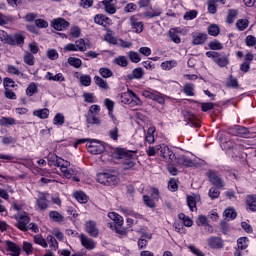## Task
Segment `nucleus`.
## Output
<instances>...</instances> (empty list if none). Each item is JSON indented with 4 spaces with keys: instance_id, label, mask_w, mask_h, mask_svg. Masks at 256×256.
<instances>
[{
    "instance_id": "20e7f679",
    "label": "nucleus",
    "mask_w": 256,
    "mask_h": 256,
    "mask_svg": "<svg viewBox=\"0 0 256 256\" xmlns=\"http://www.w3.org/2000/svg\"><path fill=\"white\" fill-rule=\"evenodd\" d=\"M143 97L146 99H151L152 101H156L159 105H165V95L157 92L155 90H144L142 92Z\"/></svg>"
},
{
    "instance_id": "39448f33",
    "label": "nucleus",
    "mask_w": 256,
    "mask_h": 256,
    "mask_svg": "<svg viewBox=\"0 0 256 256\" xmlns=\"http://www.w3.org/2000/svg\"><path fill=\"white\" fill-rule=\"evenodd\" d=\"M64 51H80L81 53L87 51V45L85 44V40L83 38H80L75 41V43H68L66 46H64Z\"/></svg>"
},
{
    "instance_id": "37998d69",
    "label": "nucleus",
    "mask_w": 256,
    "mask_h": 256,
    "mask_svg": "<svg viewBox=\"0 0 256 256\" xmlns=\"http://www.w3.org/2000/svg\"><path fill=\"white\" fill-rule=\"evenodd\" d=\"M217 3H219V0H208V12H210L212 15H215L217 13Z\"/></svg>"
},
{
    "instance_id": "f3484780",
    "label": "nucleus",
    "mask_w": 256,
    "mask_h": 256,
    "mask_svg": "<svg viewBox=\"0 0 256 256\" xmlns=\"http://www.w3.org/2000/svg\"><path fill=\"white\" fill-rule=\"evenodd\" d=\"M201 198L198 195L192 194L187 196V205L190 211H197V201H200Z\"/></svg>"
},
{
    "instance_id": "4c0bfd02",
    "label": "nucleus",
    "mask_w": 256,
    "mask_h": 256,
    "mask_svg": "<svg viewBox=\"0 0 256 256\" xmlns=\"http://www.w3.org/2000/svg\"><path fill=\"white\" fill-rule=\"evenodd\" d=\"M174 67H177V62L175 60L164 61L161 63V68L164 71H171Z\"/></svg>"
},
{
    "instance_id": "412c9836",
    "label": "nucleus",
    "mask_w": 256,
    "mask_h": 256,
    "mask_svg": "<svg viewBox=\"0 0 256 256\" xmlns=\"http://www.w3.org/2000/svg\"><path fill=\"white\" fill-rule=\"evenodd\" d=\"M45 79L47 81H55L56 83H63L65 81V76H63V73H58L56 75H53V73L47 72L45 75Z\"/></svg>"
},
{
    "instance_id": "3c124183",
    "label": "nucleus",
    "mask_w": 256,
    "mask_h": 256,
    "mask_svg": "<svg viewBox=\"0 0 256 256\" xmlns=\"http://www.w3.org/2000/svg\"><path fill=\"white\" fill-rule=\"evenodd\" d=\"M144 75L143 68H135L132 71V74L129 77V79H141Z\"/></svg>"
},
{
    "instance_id": "aec40b11",
    "label": "nucleus",
    "mask_w": 256,
    "mask_h": 256,
    "mask_svg": "<svg viewBox=\"0 0 256 256\" xmlns=\"http://www.w3.org/2000/svg\"><path fill=\"white\" fill-rule=\"evenodd\" d=\"M105 107L108 109V115L111 118V120L115 123L117 119L115 118V115H113V109H115V102L113 100L106 98L104 100Z\"/></svg>"
},
{
    "instance_id": "6e6552de",
    "label": "nucleus",
    "mask_w": 256,
    "mask_h": 256,
    "mask_svg": "<svg viewBox=\"0 0 256 256\" xmlns=\"http://www.w3.org/2000/svg\"><path fill=\"white\" fill-rule=\"evenodd\" d=\"M85 231L90 235V237H99V228L97 227V222L93 220H88L85 222Z\"/></svg>"
},
{
    "instance_id": "b1692460",
    "label": "nucleus",
    "mask_w": 256,
    "mask_h": 256,
    "mask_svg": "<svg viewBox=\"0 0 256 256\" xmlns=\"http://www.w3.org/2000/svg\"><path fill=\"white\" fill-rule=\"evenodd\" d=\"M207 41V34L195 33L192 35V43L194 45H203Z\"/></svg>"
},
{
    "instance_id": "a878e982",
    "label": "nucleus",
    "mask_w": 256,
    "mask_h": 256,
    "mask_svg": "<svg viewBox=\"0 0 256 256\" xmlns=\"http://www.w3.org/2000/svg\"><path fill=\"white\" fill-rule=\"evenodd\" d=\"M161 149H162V144L156 145V146H149L146 149V154L148 155V157H155V155L161 154Z\"/></svg>"
},
{
    "instance_id": "6ab92c4d",
    "label": "nucleus",
    "mask_w": 256,
    "mask_h": 256,
    "mask_svg": "<svg viewBox=\"0 0 256 256\" xmlns=\"http://www.w3.org/2000/svg\"><path fill=\"white\" fill-rule=\"evenodd\" d=\"M178 165H183V167H195V162L191 160V158L187 157L186 155H180L176 159Z\"/></svg>"
},
{
    "instance_id": "49530a36",
    "label": "nucleus",
    "mask_w": 256,
    "mask_h": 256,
    "mask_svg": "<svg viewBox=\"0 0 256 256\" xmlns=\"http://www.w3.org/2000/svg\"><path fill=\"white\" fill-rule=\"evenodd\" d=\"M236 27H237L238 31H245V29H247V27H249V20H247V19L237 20Z\"/></svg>"
},
{
    "instance_id": "7ed1b4c3",
    "label": "nucleus",
    "mask_w": 256,
    "mask_h": 256,
    "mask_svg": "<svg viewBox=\"0 0 256 256\" xmlns=\"http://www.w3.org/2000/svg\"><path fill=\"white\" fill-rule=\"evenodd\" d=\"M81 143H86L88 152L92 155H100V153H103L106 149L104 142L87 138L77 140L74 144L75 149H77V145H81Z\"/></svg>"
},
{
    "instance_id": "c85d7f7f",
    "label": "nucleus",
    "mask_w": 256,
    "mask_h": 256,
    "mask_svg": "<svg viewBox=\"0 0 256 256\" xmlns=\"http://www.w3.org/2000/svg\"><path fill=\"white\" fill-rule=\"evenodd\" d=\"M134 95H135V92L128 90V92H125L121 96L122 103H124V105H131V101H133Z\"/></svg>"
},
{
    "instance_id": "603ef678",
    "label": "nucleus",
    "mask_w": 256,
    "mask_h": 256,
    "mask_svg": "<svg viewBox=\"0 0 256 256\" xmlns=\"http://www.w3.org/2000/svg\"><path fill=\"white\" fill-rule=\"evenodd\" d=\"M179 219L183 222V225L185 227H193V220H191L189 216H186L185 214L181 213L179 214Z\"/></svg>"
},
{
    "instance_id": "1a4fd4ad",
    "label": "nucleus",
    "mask_w": 256,
    "mask_h": 256,
    "mask_svg": "<svg viewBox=\"0 0 256 256\" xmlns=\"http://www.w3.org/2000/svg\"><path fill=\"white\" fill-rule=\"evenodd\" d=\"M5 250L8 252V255L10 256H19L21 255V247L17 245L16 243L6 240L5 241Z\"/></svg>"
},
{
    "instance_id": "c9c22d12",
    "label": "nucleus",
    "mask_w": 256,
    "mask_h": 256,
    "mask_svg": "<svg viewBox=\"0 0 256 256\" xmlns=\"http://www.w3.org/2000/svg\"><path fill=\"white\" fill-rule=\"evenodd\" d=\"M38 91L39 89H38L37 83L31 82L26 88V95L28 97H33V95H35V93H38Z\"/></svg>"
},
{
    "instance_id": "0e129e2a",
    "label": "nucleus",
    "mask_w": 256,
    "mask_h": 256,
    "mask_svg": "<svg viewBox=\"0 0 256 256\" xmlns=\"http://www.w3.org/2000/svg\"><path fill=\"white\" fill-rule=\"evenodd\" d=\"M24 63H26V65H30V66L35 65V56H33L31 53L27 52L24 55Z\"/></svg>"
},
{
    "instance_id": "7c9ffc66",
    "label": "nucleus",
    "mask_w": 256,
    "mask_h": 256,
    "mask_svg": "<svg viewBox=\"0 0 256 256\" xmlns=\"http://www.w3.org/2000/svg\"><path fill=\"white\" fill-rule=\"evenodd\" d=\"M184 119L191 125H194L195 127H199V122H197V118L195 117V114L191 112H185Z\"/></svg>"
},
{
    "instance_id": "680f3d73",
    "label": "nucleus",
    "mask_w": 256,
    "mask_h": 256,
    "mask_svg": "<svg viewBox=\"0 0 256 256\" xmlns=\"http://www.w3.org/2000/svg\"><path fill=\"white\" fill-rule=\"evenodd\" d=\"M79 79L81 85H83L84 87H89V85H91V76L87 74H82Z\"/></svg>"
},
{
    "instance_id": "ea45409f",
    "label": "nucleus",
    "mask_w": 256,
    "mask_h": 256,
    "mask_svg": "<svg viewBox=\"0 0 256 256\" xmlns=\"http://www.w3.org/2000/svg\"><path fill=\"white\" fill-rule=\"evenodd\" d=\"M94 81H95L96 85L98 87H100V89H104L105 91H107V89H109V84L103 78H101L99 76H95Z\"/></svg>"
},
{
    "instance_id": "774afa93",
    "label": "nucleus",
    "mask_w": 256,
    "mask_h": 256,
    "mask_svg": "<svg viewBox=\"0 0 256 256\" xmlns=\"http://www.w3.org/2000/svg\"><path fill=\"white\" fill-rule=\"evenodd\" d=\"M196 223L199 227H205L206 225L209 224V220L207 219L206 216L200 215V216H198Z\"/></svg>"
},
{
    "instance_id": "f03ea898",
    "label": "nucleus",
    "mask_w": 256,
    "mask_h": 256,
    "mask_svg": "<svg viewBox=\"0 0 256 256\" xmlns=\"http://www.w3.org/2000/svg\"><path fill=\"white\" fill-rule=\"evenodd\" d=\"M114 159H120L125 170L133 169L135 167V152L125 150L124 148H117L113 152Z\"/></svg>"
},
{
    "instance_id": "cd10ccee",
    "label": "nucleus",
    "mask_w": 256,
    "mask_h": 256,
    "mask_svg": "<svg viewBox=\"0 0 256 256\" xmlns=\"http://www.w3.org/2000/svg\"><path fill=\"white\" fill-rule=\"evenodd\" d=\"M163 13V10H161V8H151L150 10H147L144 13L145 17H148V19H153L154 17H159L161 14Z\"/></svg>"
},
{
    "instance_id": "473e14b6",
    "label": "nucleus",
    "mask_w": 256,
    "mask_h": 256,
    "mask_svg": "<svg viewBox=\"0 0 256 256\" xmlns=\"http://www.w3.org/2000/svg\"><path fill=\"white\" fill-rule=\"evenodd\" d=\"M113 63L119 67H127L129 65V59H127V56H118L113 60Z\"/></svg>"
},
{
    "instance_id": "13d9d810",
    "label": "nucleus",
    "mask_w": 256,
    "mask_h": 256,
    "mask_svg": "<svg viewBox=\"0 0 256 256\" xmlns=\"http://www.w3.org/2000/svg\"><path fill=\"white\" fill-rule=\"evenodd\" d=\"M208 46L212 51H221L223 49V44L218 40L211 41Z\"/></svg>"
},
{
    "instance_id": "ddd939ff",
    "label": "nucleus",
    "mask_w": 256,
    "mask_h": 256,
    "mask_svg": "<svg viewBox=\"0 0 256 256\" xmlns=\"http://www.w3.org/2000/svg\"><path fill=\"white\" fill-rule=\"evenodd\" d=\"M36 208L38 211H47V209H49V200H47V195L39 194L36 200Z\"/></svg>"
},
{
    "instance_id": "a18cd8bd",
    "label": "nucleus",
    "mask_w": 256,
    "mask_h": 256,
    "mask_svg": "<svg viewBox=\"0 0 256 256\" xmlns=\"http://www.w3.org/2000/svg\"><path fill=\"white\" fill-rule=\"evenodd\" d=\"M53 123L56 127H61L65 123V116L61 113H57L54 116Z\"/></svg>"
},
{
    "instance_id": "864d4df0",
    "label": "nucleus",
    "mask_w": 256,
    "mask_h": 256,
    "mask_svg": "<svg viewBox=\"0 0 256 256\" xmlns=\"http://www.w3.org/2000/svg\"><path fill=\"white\" fill-rule=\"evenodd\" d=\"M99 74L103 79H109V77H113V71L109 68L102 67L99 69Z\"/></svg>"
},
{
    "instance_id": "5fc2aeb1",
    "label": "nucleus",
    "mask_w": 256,
    "mask_h": 256,
    "mask_svg": "<svg viewBox=\"0 0 256 256\" xmlns=\"http://www.w3.org/2000/svg\"><path fill=\"white\" fill-rule=\"evenodd\" d=\"M68 63L69 65H71L72 67H75L76 69H79V67L83 65V62L81 61V59L75 58V57H69Z\"/></svg>"
},
{
    "instance_id": "de8ad7c7",
    "label": "nucleus",
    "mask_w": 256,
    "mask_h": 256,
    "mask_svg": "<svg viewBox=\"0 0 256 256\" xmlns=\"http://www.w3.org/2000/svg\"><path fill=\"white\" fill-rule=\"evenodd\" d=\"M221 33V29L217 24H212L208 27V35H211L212 37H217Z\"/></svg>"
},
{
    "instance_id": "bf43d9fd",
    "label": "nucleus",
    "mask_w": 256,
    "mask_h": 256,
    "mask_svg": "<svg viewBox=\"0 0 256 256\" xmlns=\"http://www.w3.org/2000/svg\"><path fill=\"white\" fill-rule=\"evenodd\" d=\"M128 57L132 63H139L141 61V56L135 51L128 52Z\"/></svg>"
},
{
    "instance_id": "09e8293b",
    "label": "nucleus",
    "mask_w": 256,
    "mask_h": 256,
    "mask_svg": "<svg viewBox=\"0 0 256 256\" xmlns=\"http://www.w3.org/2000/svg\"><path fill=\"white\" fill-rule=\"evenodd\" d=\"M49 217L52 221H55L56 223H61L63 221V215L57 211H50Z\"/></svg>"
},
{
    "instance_id": "6e6d98bb",
    "label": "nucleus",
    "mask_w": 256,
    "mask_h": 256,
    "mask_svg": "<svg viewBox=\"0 0 256 256\" xmlns=\"http://www.w3.org/2000/svg\"><path fill=\"white\" fill-rule=\"evenodd\" d=\"M87 123H89L90 125H101V120L94 114H88Z\"/></svg>"
},
{
    "instance_id": "f8f14e48",
    "label": "nucleus",
    "mask_w": 256,
    "mask_h": 256,
    "mask_svg": "<svg viewBox=\"0 0 256 256\" xmlns=\"http://www.w3.org/2000/svg\"><path fill=\"white\" fill-rule=\"evenodd\" d=\"M130 26L132 31L138 34L143 33V29H145L143 22L139 21V18L135 15L130 17Z\"/></svg>"
},
{
    "instance_id": "338daca9",
    "label": "nucleus",
    "mask_w": 256,
    "mask_h": 256,
    "mask_svg": "<svg viewBox=\"0 0 256 256\" xmlns=\"http://www.w3.org/2000/svg\"><path fill=\"white\" fill-rule=\"evenodd\" d=\"M23 251L26 255H33V244L24 241L23 242Z\"/></svg>"
},
{
    "instance_id": "393cba45",
    "label": "nucleus",
    "mask_w": 256,
    "mask_h": 256,
    "mask_svg": "<svg viewBox=\"0 0 256 256\" xmlns=\"http://www.w3.org/2000/svg\"><path fill=\"white\" fill-rule=\"evenodd\" d=\"M18 122L17 120H15V118H12V117H1L0 118V126L1 127H11L13 125H17Z\"/></svg>"
},
{
    "instance_id": "052dcab7",
    "label": "nucleus",
    "mask_w": 256,
    "mask_h": 256,
    "mask_svg": "<svg viewBox=\"0 0 256 256\" xmlns=\"http://www.w3.org/2000/svg\"><path fill=\"white\" fill-rule=\"evenodd\" d=\"M143 201H144V204L146 205V207H149L150 209H155V201H156L155 199L150 198L147 195H144Z\"/></svg>"
},
{
    "instance_id": "c756f323",
    "label": "nucleus",
    "mask_w": 256,
    "mask_h": 256,
    "mask_svg": "<svg viewBox=\"0 0 256 256\" xmlns=\"http://www.w3.org/2000/svg\"><path fill=\"white\" fill-rule=\"evenodd\" d=\"M108 217H109V219L114 221V223H116V225H118L119 227H122L124 220L121 215H119L116 212H110V213H108Z\"/></svg>"
},
{
    "instance_id": "f257e3e1",
    "label": "nucleus",
    "mask_w": 256,
    "mask_h": 256,
    "mask_svg": "<svg viewBox=\"0 0 256 256\" xmlns=\"http://www.w3.org/2000/svg\"><path fill=\"white\" fill-rule=\"evenodd\" d=\"M47 159L49 167H58L66 179H71V176L75 175V170L69 168L71 167V162L55 154H49Z\"/></svg>"
},
{
    "instance_id": "4468645a",
    "label": "nucleus",
    "mask_w": 256,
    "mask_h": 256,
    "mask_svg": "<svg viewBox=\"0 0 256 256\" xmlns=\"http://www.w3.org/2000/svg\"><path fill=\"white\" fill-rule=\"evenodd\" d=\"M207 244L211 247V249H223V247H225V242L223 239L217 236L208 238Z\"/></svg>"
},
{
    "instance_id": "f704fd0d",
    "label": "nucleus",
    "mask_w": 256,
    "mask_h": 256,
    "mask_svg": "<svg viewBox=\"0 0 256 256\" xmlns=\"http://www.w3.org/2000/svg\"><path fill=\"white\" fill-rule=\"evenodd\" d=\"M237 247L241 251H245L249 247V238L247 237H240L237 240Z\"/></svg>"
},
{
    "instance_id": "9d476101",
    "label": "nucleus",
    "mask_w": 256,
    "mask_h": 256,
    "mask_svg": "<svg viewBox=\"0 0 256 256\" xmlns=\"http://www.w3.org/2000/svg\"><path fill=\"white\" fill-rule=\"evenodd\" d=\"M69 25V21L65 20V18H56L51 22V27L56 31H65Z\"/></svg>"
},
{
    "instance_id": "423d86ee",
    "label": "nucleus",
    "mask_w": 256,
    "mask_h": 256,
    "mask_svg": "<svg viewBox=\"0 0 256 256\" xmlns=\"http://www.w3.org/2000/svg\"><path fill=\"white\" fill-rule=\"evenodd\" d=\"M16 221L18 223V229H20L21 231H27L31 218H29V214H27V212H23L22 214H18L16 216Z\"/></svg>"
},
{
    "instance_id": "2eb2a0df",
    "label": "nucleus",
    "mask_w": 256,
    "mask_h": 256,
    "mask_svg": "<svg viewBox=\"0 0 256 256\" xmlns=\"http://www.w3.org/2000/svg\"><path fill=\"white\" fill-rule=\"evenodd\" d=\"M160 157H163V159H166V161H173L176 159L175 153L169 149V146L162 144V148L160 150Z\"/></svg>"
},
{
    "instance_id": "a19ab883",
    "label": "nucleus",
    "mask_w": 256,
    "mask_h": 256,
    "mask_svg": "<svg viewBox=\"0 0 256 256\" xmlns=\"http://www.w3.org/2000/svg\"><path fill=\"white\" fill-rule=\"evenodd\" d=\"M214 63H217L219 67H227L229 65V59L225 56L218 54Z\"/></svg>"
},
{
    "instance_id": "4d7b16f0",
    "label": "nucleus",
    "mask_w": 256,
    "mask_h": 256,
    "mask_svg": "<svg viewBox=\"0 0 256 256\" xmlns=\"http://www.w3.org/2000/svg\"><path fill=\"white\" fill-rule=\"evenodd\" d=\"M225 219H236L237 212L233 208H227L223 213Z\"/></svg>"
},
{
    "instance_id": "9b49d317",
    "label": "nucleus",
    "mask_w": 256,
    "mask_h": 256,
    "mask_svg": "<svg viewBox=\"0 0 256 256\" xmlns=\"http://www.w3.org/2000/svg\"><path fill=\"white\" fill-rule=\"evenodd\" d=\"M6 41L9 45L21 46L25 43V36L22 33H16L14 35L7 36Z\"/></svg>"
},
{
    "instance_id": "79ce46f5",
    "label": "nucleus",
    "mask_w": 256,
    "mask_h": 256,
    "mask_svg": "<svg viewBox=\"0 0 256 256\" xmlns=\"http://www.w3.org/2000/svg\"><path fill=\"white\" fill-rule=\"evenodd\" d=\"M145 140L150 144L155 143V127H150L148 129Z\"/></svg>"
},
{
    "instance_id": "58836bf2",
    "label": "nucleus",
    "mask_w": 256,
    "mask_h": 256,
    "mask_svg": "<svg viewBox=\"0 0 256 256\" xmlns=\"http://www.w3.org/2000/svg\"><path fill=\"white\" fill-rule=\"evenodd\" d=\"M33 115L35 117H39V119H47L49 117V109L44 108V109L35 110L33 112Z\"/></svg>"
},
{
    "instance_id": "4be33fe9",
    "label": "nucleus",
    "mask_w": 256,
    "mask_h": 256,
    "mask_svg": "<svg viewBox=\"0 0 256 256\" xmlns=\"http://www.w3.org/2000/svg\"><path fill=\"white\" fill-rule=\"evenodd\" d=\"M230 135H240L243 137L244 135H249V129L241 126H234L229 129Z\"/></svg>"
},
{
    "instance_id": "69168bd1",
    "label": "nucleus",
    "mask_w": 256,
    "mask_h": 256,
    "mask_svg": "<svg viewBox=\"0 0 256 256\" xmlns=\"http://www.w3.org/2000/svg\"><path fill=\"white\" fill-rule=\"evenodd\" d=\"M118 183H119V178H117L116 175H112L108 173L106 185H117Z\"/></svg>"
},
{
    "instance_id": "72a5a7b5",
    "label": "nucleus",
    "mask_w": 256,
    "mask_h": 256,
    "mask_svg": "<svg viewBox=\"0 0 256 256\" xmlns=\"http://www.w3.org/2000/svg\"><path fill=\"white\" fill-rule=\"evenodd\" d=\"M183 93H185L187 97H195V85L186 83L183 87Z\"/></svg>"
},
{
    "instance_id": "8fccbe9b",
    "label": "nucleus",
    "mask_w": 256,
    "mask_h": 256,
    "mask_svg": "<svg viewBox=\"0 0 256 256\" xmlns=\"http://www.w3.org/2000/svg\"><path fill=\"white\" fill-rule=\"evenodd\" d=\"M69 35H71L73 39H79V37H81V28L79 26H72L69 30Z\"/></svg>"
},
{
    "instance_id": "a211bd4d",
    "label": "nucleus",
    "mask_w": 256,
    "mask_h": 256,
    "mask_svg": "<svg viewBox=\"0 0 256 256\" xmlns=\"http://www.w3.org/2000/svg\"><path fill=\"white\" fill-rule=\"evenodd\" d=\"M102 5H104V9L109 15H115L117 13V7L113 3V0H103Z\"/></svg>"
},
{
    "instance_id": "e433bc0d",
    "label": "nucleus",
    "mask_w": 256,
    "mask_h": 256,
    "mask_svg": "<svg viewBox=\"0 0 256 256\" xmlns=\"http://www.w3.org/2000/svg\"><path fill=\"white\" fill-rule=\"evenodd\" d=\"M46 243L49 244L52 251H57V249H59V242H57V239H55V237H53L52 235H48L46 237Z\"/></svg>"
},
{
    "instance_id": "2f4dec72",
    "label": "nucleus",
    "mask_w": 256,
    "mask_h": 256,
    "mask_svg": "<svg viewBox=\"0 0 256 256\" xmlns=\"http://www.w3.org/2000/svg\"><path fill=\"white\" fill-rule=\"evenodd\" d=\"M73 197L78 201V203H87V201H89L87 194L83 191L74 192Z\"/></svg>"
},
{
    "instance_id": "0eeeda50",
    "label": "nucleus",
    "mask_w": 256,
    "mask_h": 256,
    "mask_svg": "<svg viewBox=\"0 0 256 256\" xmlns=\"http://www.w3.org/2000/svg\"><path fill=\"white\" fill-rule=\"evenodd\" d=\"M78 239H80L82 247L87 249V251H93L97 247V242L85 234H80Z\"/></svg>"
},
{
    "instance_id": "e2e57ef3",
    "label": "nucleus",
    "mask_w": 256,
    "mask_h": 256,
    "mask_svg": "<svg viewBox=\"0 0 256 256\" xmlns=\"http://www.w3.org/2000/svg\"><path fill=\"white\" fill-rule=\"evenodd\" d=\"M237 15H239V12L237 10H229L228 16H227V23L231 24L237 19Z\"/></svg>"
},
{
    "instance_id": "bb28decb",
    "label": "nucleus",
    "mask_w": 256,
    "mask_h": 256,
    "mask_svg": "<svg viewBox=\"0 0 256 256\" xmlns=\"http://www.w3.org/2000/svg\"><path fill=\"white\" fill-rule=\"evenodd\" d=\"M246 205L249 211L255 212L256 211V196L255 195H248L246 197Z\"/></svg>"
},
{
    "instance_id": "5701e85b",
    "label": "nucleus",
    "mask_w": 256,
    "mask_h": 256,
    "mask_svg": "<svg viewBox=\"0 0 256 256\" xmlns=\"http://www.w3.org/2000/svg\"><path fill=\"white\" fill-rule=\"evenodd\" d=\"M94 22L97 24V25H102V27H107L108 25L111 24V20L103 15V14H98L94 17Z\"/></svg>"
},
{
    "instance_id": "dca6fc26",
    "label": "nucleus",
    "mask_w": 256,
    "mask_h": 256,
    "mask_svg": "<svg viewBox=\"0 0 256 256\" xmlns=\"http://www.w3.org/2000/svg\"><path fill=\"white\" fill-rule=\"evenodd\" d=\"M208 177L212 184L215 185V187H217L218 189L225 187V183L223 182V180H221V178H219L215 171H210L208 173Z\"/></svg>"
},
{
    "instance_id": "c03bdc74",
    "label": "nucleus",
    "mask_w": 256,
    "mask_h": 256,
    "mask_svg": "<svg viewBox=\"0 0 256 256\" xmlns=\"http://www.w3.org/2000/svg\"><path fill=\"white\" fill-rule=\"evenodd\" d=\"M34 243H36V245H40V247H43L44 249H47L48 247L47 240L41 235L34 236Z\"/></svg>"
}]
</instances>
